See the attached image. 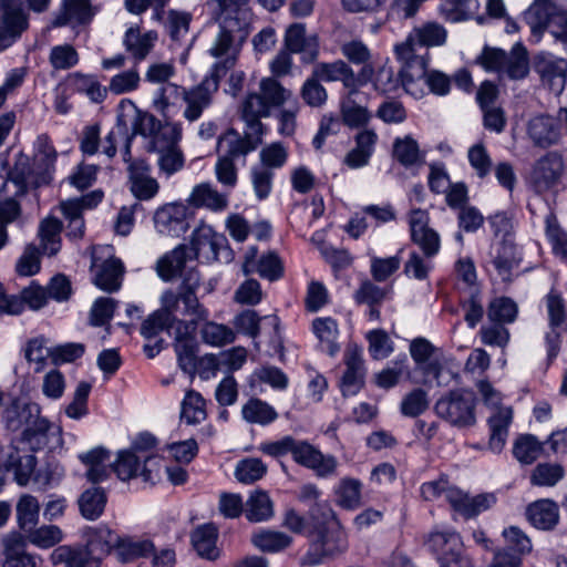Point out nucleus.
Here are the masks:
<instances>
[{
	"instance_id": "nucleus-12",
	"label": "nucleus",
	"mask_w": 567,
	"mask_h": 567,
	"mask_svg": "<svg viewBox=\"0 0 567 567\" xmlns=\"http://www.w3.org/2000/svg\"><path fill=\"white\" fill-rule=\"evenodd\" d=\"M564 173L563 155L555 151L548 152L535 162L530 182L537 193H546L558 186Z\"/></svg>"
},
{
	"instance_id": "nucleus-1",
	"label": "nucleus",
	"mask_w": 567,
	"mask_h": 567,
	"mask_svg": "<svg viewBox=\"0 0 567 567\" xmlns=\"http://www.w3.org/2000/svg\"><path fill=\"white\" fill-rule=\"evenodd\" d=\"M198 271L189 268L177 290L166 289L159 297L161 308L148 316L142 323L141 334L151 339L156 337L174 318L178 316L209 318V311L198 300L196 290L199 287Z\"/></svg>"
},
{
	"instance_id": "nucleus-32",
	"label": "nucleus",
	"mask_w": 567,
	"mask_h": 567,
	"mask_svg": "<svg viewBox=\"0 0 567 567\" xmlns=\"http://www.w3.org/2000/svg\"><path fill=\"white\" fill-rule=\"evenodd\" d=\"M156 31L141 33L138 27H131L126 30L123 38L125 50L135 59L136 62L145 60L157 41Z\"/></svg>"
},
{
	"instance_id": "nucleus-41",
	"label": "nucleus",
	"mask_w": 567,
	"mask_h": 567,
	"mask_svg": "<svg viewBox=\"0 0 567 567\" xmlns=\"http://www.w3.org/2000/svg\"><path fill=\"white\" fill-rule=\"evenodd\" d=\"M87 547L91 553L106 556L112 549L117 550L120 536L104 525L90 527L86 532Z\"/></svg>"
},
{
	"instance_id": "nucleus-45",
	"label": "nucleus",
	"mask_w": 567,
	"mask_h": 567,
	"mask_svg": "<svg viewBox=\"0 0 567 567\" xmlns=\"http://www.w3.org/2000/svg\"><path fill=\"white\" fill-rule=\"evenodd\" d=\"M312 331L319 339L323 351L329 355H336L340 347L337 343L339 330L337 321L330 317L317 318L312 321Z\"/></svg>"
},
{
	"instance_id": "nucleus-20",
	"label": "nucleus",
	"mask_w": 567,
	"mask_h": 567,
	"mask_svg": "<svg viewBox=\"0 0 567 567\" xmlns=\"http://www.w3.org/2000/svg\"><path fill=\"white\" fill-rule=\"evenodd\" d=\"M346 371L341 378L340 388L343 395H355L364 384L365 367L363 351L355 344L346 349L344 358Z\"/></svg>"
},
{
	"instance_id": "nucleus-42",
	"label": "nucleus",
	"mask_w": 567,
	"mask_h": 567,
	"mask_svg": "<svg viewBox=\"0 0 567 567\" xmlns=\"http://www.w3.org/2000/svg\"><path fill=\"white\" fill-rule=\"evenodd\" d=\"M62 223L54 217L44 218L38 229L42 254L56 255L61 249Z\"/></svg>"
},
{
	"instance_id": "nucleus-60",
	"label": "nucleus",
	"mask_w": 567,
	"mask_h": 567,
	"mask_svg": "<svg viewBox=\"0 0 567 567\" xmlns=\"http://www.w3.org/2000/svg\"><path fill=\"white\" fill-rule=\"evenodd\" d=\"M155 154H157L156 164L158 171L166 177L181 172L185 166V155L181 145L156 152Z\"/></svg>"
},
{
	"instance_id": "nucleus-56",
	"label": "nucleus",
	"mask_w": 567,
	"mask_h": 567,
	"mask_svg": "<svg viewBox=\"0 0 567 567\" xmlns=\"http://www.w3.org/2000/svg\"><path fill=\"white\" fill-rule=\"evenodd\" d=\"M153 550H154V545L150 540L133 539L130 537H125V538L120 537L116 555L121 561L127 563V561L137 559L140 557H145V556L152 554Z\"/></svg>"
},
{
	"instance_id": "nucleus-19",
	"label": "nucleus",
	"mask_w": 567,
	"mask_h": 567,
	"mask_svg": "<svg viewBox=\"0 0 567 567\" xmlns=\"http://www.w3.org/2000/svg\"><path fill=\"white\" fill-rule=\"evenodd\" d=\"M189 209L186 204L171 203L158 208L154 215L156 230L165 236L179 237L188 229Z\"/></svg>"
},
{
	"instance_id": "nucleus-36",
	"label": "nucleus",
	"mask_w": 567,
	"mask_h": 567,
	"mask_svg": "<svg viewBox=\"0 0 567 567\" xmlns=\"http://www.w3.org/2000/svg\"><path fill=\"white\" fill-rule=\"evenodd\" d=\"M80 461L87 467L86 477L92 483L104 481L110 474L111 455L103 447H94L79 455Z\"/></svg>"
},
{
	"instance_id": "nucleus-54",
	"label": "nucleus",
	"mask_w": 567,
	"mask_h": 567,
	"mask_svg": "<svg viewBox=\"0 0 567 567\" xmlns=\"http://www.w3.org/2000/svg\"><path fill=\"white\" fill-rule=\"evenodd\" d=\"M362 484L357 478L344 477L336 487L337 502L347 509H355L361 504Z\"/></svg>"
},
{
	"instance_id": "nucleus-4",
	"label": "nucleus",
	"mask_w": 567,
	"mask_h": 567,
	"mask_svg": "<svg viewBox=\"0 0 567 567\" xmlns=\"http://www.w3.org/2000/svg\"><path fill=\"white\" fill-rule=\"evenodd\" d=\"M125 116L134 118V134L145 138V150L156 153L178 146L183 138V124L178 121L158 120L155 115L143 112L132 102L125 103Z\"/></svg>"
},
{
	"instance_id": "nucleus-38",
	"label": "nucleus",
	"mask_w": 567,
	"mask_h": 567,
	"mask_svg": "<svg viewBox=\"0 0 567 567\" xmlns=\"http://www.w3.org/2000/svg\"><path fill=\"white\" fill-rule=\"evenodd\" d=\"M218 530L213 524L200 525L192 533V545L196 553L202 557L214 560L219 556L216 546Z\"/></svg>"
},
{
	"instance_id": "nucleus-50",
	"label": "nucleus",
	"mask_w": 567,
	"mask_h": 567,
	"mask_svg": "<svg viewBox=\"0 0 567 567\" xmlns=\"http://www.w3.org/2000/svg\"><path fill=\"white\" fill-rule=\"evenodd\" d=\"M478 9L477 0H443L440 13L445 20L458 22L472 18Z\"/></svg>"
},
{
	"instance_id": "nucleus-58",
	"label": "nucleus",
	"mask_w": 567,
	"mask_h": 567,
	"mask_svg": "<svg viewBox=\"0 0 567 567\" xmlns=\"http://www.w3.org/2000/svg\"><path fill=\"white\" fill-rule=\"evenodd\" d=\"M543 453V444L530 434L519 436L514 444L513 454L522 464H532Z\"/></svg>"
},
{
	"instance_id": "nucleus-63",
	"label": "nucleus",
	"mask_w": 567,
	"mask_h": 567,
	"mask_svg": "<svg viewBox=\"0 0 567 567\" xmlns=\"http://www.w3.org/2000/svg\"><path fill=\"white\" fill-rule=\"evenodd\" d=\"M460 502L456 505L457 512L466 517H472L481 512L491 508L496 503V497L492 493L480 494L475 497H470L461 491Z\"/></svg>"
},
{
	"instance_id": "nucleus-16",
	"label": "nucleus",
	"mask_w": 567,
	"mask_h": 567,
	"mask_svg": "<svg viewBox=\"0 0 567 567\" xmlns=\"http://www.w3.org/2000/svg\"><path fill=\"white\" fill-rule=\"evenodd\" d=\"M125 103H132V101H122L118 105V115L116 125L107 133L102 142V152L112 158L115 156L117 145L123 143V159L128 163L131 161V144L134 134V118L125 116Z\"/></svg>"
},
{
	"instance_id": "nucleus-14",
	"label": "nucleus",
	"mask_w": 567,
	"mask_h": 567,
	"mask_svg": "<svg viewBox=\"0 0 567 567\" xmlns=\"http://www.w3.org/2000/svg\"><path fill=\"white\" fill-rule=\"evenodd\" d=\"M409 350L415 363V370L422 374L421 380H413V382L427 385L435 380L440 385L442 363L435 355L436 348L425 338H415L411 341Z\"/></svg>"
},
{
	"instance_id": "nucleus-61",
	"label": "nucleus",
	"mask_w": 567,
	"mask_h": 567,
	"mask_svg": "<svg viewBox=\"0 0 567 567\" xmlns=\"http://www.w3.org/2000/svg\"><path fill=\"white\" fill-rule=\"evenodd\" d=\"M70 81L74 91L85 94L92 102H102L106 96V89L93 75L74 73Z\"/></svg>"
},
{
	"instance_id": "nucleus-48",
	"label": "nucleus",
	"mask_w": 567,
	"mask_h": 567,
	"mask_svg": "<svg viewBox=\"0 0 567 567\" xmlns=\"http://www.w3.org/2000/svg\"><path fill=\"white\" fill-rule=\"evenodd\" d=\"M252 545L265 553L280 551L292 543V538L279 530L259 529L251 535Z\"/></svg>"
},
{
	"instance_id": "nucleus-37",
	"label": "nucleus",
	"mask_w": 567,
	"mask_h": 567,
	"mask_svg": "<svg viewBox=\"0 0 567 567\" xmlns=\"http://www.w3.org/2000/svg\"><path fill=\"white\" fill-rule=\"evenodd\" d=\"M427 548L440 558L445 556H454V554L463 549V540L460 534L454 530H434L426 539Z\"/></svg>"
},
{
	"instance_id": "nucleus-35",
	"label": "nucleus",
	"mask_w": 567,
	"mask_h": 567,
	"mask_svg": "<svg viewBox=\"0 0 567 567\" xmlns=\"http://www.w3.org/2000/svg\"><path fill=\"white\" fill-rule=\"evenodd\" d=\"M513 420L512 408H499L488 419L491 436L488 446L494 453H499L507 441L508 427Z\"/></svg>"
},
{
	"instance_id": "nucleus-10",
	"label": "nucleus",
	"mask_w": 567,
	"mask_h": 567,
	"mask_svg": "<svg viewBox=\"0 0 567 567\" xmlns=\"http://www.w3.org/2000/svg\"><path fill=\"white\" fill-rule=\"evenodd\" d=\"M0 51L9 48L29 28L22 0H0Z\"/></svg>"
},
{
	"instance_id": "nucleus-21",
	"label": "nucleus",
	"mask_w": 567,
	"mask_h": 567,
	"mask_svg": "<svg viewBox=\"0 0 567 567\" xmlns=\"http://www.w3.org/2000/svg\"><path fill=\"white\" fill-rule=\"evenodd\" d=\"M130 189L140 200L154 198L159 190V183L151 175V166L144 159L128 162Z\"/></svg>"
},
{
	"instance_id": "nucleus-2",
	"label": "nucleus",
	"mask_w": 567,
	"mask_h": 567,
	"mask_svg": "<svg viewBox=\"0 0 567 567\" xmlns=\"http://www.w3.org/2000/svg\"><path fill=\"white\" fill-rule=\"evenodd\" d=\"M447 31L437 22H426L412 29L406 39L394 47L396 59L402 63L401 75L408 94H420V78L429 64V53L417 54V47H440L446 42Z\"/></svg>"
},
{
	"instance_id": "nucleus-44",
	"label": "nucleus",
	"mask_w": 567,
	"mask_h": 567,
	"mask_svg": "<svg viewBox=\"0 0 567 567\" xmlns=\"http://www.w3.org/2000/svg\"><path fill=\"white\" fill-rule=\"evenodd\" d=\"M199 334L202 341L210 347L221 348L236 340V332L230 327L215 321L202 320Z\"/></svg>"
},
{
	"instance_id": "nucleus-28",
	"label": "nucleus",
	"mask_w": 567,
	"mask_h": 567,
	"mask_svg": "<svg viewBox=\"0 0 567 567\" xmlns=\"http://www.w3.org/2000/svg\"><path fill=\"white\" fill-rule=\"evenodd\" d=\"M187 205L194 208H206L210 212H223L228 207V197L210 183H200L193 187Z\"/></svg>"
},
{
	"instance_id": "nucleus-55",
	"label": "nucleus",
	"mask_w": 567,
	"mask_h": 567,
	"mask_svg": "<svg viewBox=\"0 0 567 567\" xmlns=\"http://www.w3.org/2000/svg\"><path fill=\"white\" fill-rule=\"evenodd\" d=\"M518 315V307L514 300L508 297H497L493 299L487 308L489 321L495 323H513Z\"/></svg>"
},
{
	"instance_id": "nucleus-33",
	"label": "nucleus",
	"mask_w": 567,
	"mask_h": 567,
	"mask_svg": "<svg viewBox=\"0 0 567 567\" xmlns=\"http://www.w3.org/2000/svg\"><path fill=\"white\" fill-rule=\"evenodd\" d=\"M53 565L64 567H100V561L89 556L81 546L61 545L54 548L50 555Z\"/></svg>"
},
{
	"instance_id": "nucleus-30",
	"label": "nucleus",
	"mask_w": 567,
	"mask_h": 567,
	"mask_svg": "<svg viewBox=\"0 0 567 567\" xmlns=\"http://www.w3.org/2000/svg\"><path fill=\"white\" fill-rule=\"evenodd\" d=\"M561 9L553 0H535L525 13V19L534 35L539 37L544 29H550L551 20Z\"/></svg>"
},
{
	"instance_id": "nucleus-8",
	"label": "nucleus",
	"mask_w": 567,
	"mask_h": 567,
	"mask_svg": "<svg viewBox=\"0 0 567 567\" xmlns=\"http://www.w3.org/2000/svg\"><path fill=\"white\" fill-rule=\"evenodd\" d=\"M221 78L207 73L203 80L193 86L186 87L183 103L182 116L188 123L197 122L204 112L210 107L214 97L219 89Z\"/></svg>"
},
{
	"instance_id": "nucleus-43",
	"label": "nucleus",
	"mask_w": 567,
	"mask_h": 567,
	"mask_svg": "<svg viewBox=\"0 0 567 567\" xmlns=\"http://www.w3.org/2000/svg\"><path fill=\"white\" fill-rule=\"evenodd\" d=\"M420 489L425 501L435 502L444 498L454 509H456V505L461 499V489L451 486L449 481L444 477L425 482L421 485Z\"/></svg>"
},
{
	"instance_id": "nucleus-3",
	"label": "nucleus",
	"mask_w": 567,
	"mask_h": 567,
	"mask_svg": "<svg viewBox=\"0 0 567 567\" xmlns=\"http://www.w3.org/2000/svg\"><path fill=\"white\" fill-rule=\"evenodd\" d=\"M220 10V22L208 53L218 61L209 73L223 78L237 62L243 43L248 37L246 10Z\"/></svg>"
},
{
	"instance_id": "nucleus-34",
	"label": "nucleus",
	"mask_w": 567,
	"mask_h": 567,
	"mask_svg": "<svg viewBox=\"0 0 567 567\" xmlns=\"http://www.w3.org/2000/svg\"><path fill=\"white\" fill-rule=\"evenodd\" d=\"M94 275V285L100 289L113 292L120 289L122 285V277L124 272V266L117 258H109L103 261L102 265H96Z\"/></svg>"
},
{
	"instance_id": "nucleus-40",
	"label": "nucleus",
	"mask_w": 567,
	"mask_h": 567,
	"mask_svg": "<svg viewBox=\"0 0 567 567\" xmlns=\"http://www.w3.org/2000/svg\"><path fill=\"white\" fill-rule=\"evenodd\" d=\"M354 94L348 91L340 100L342 122L350 128L365 126L372 118L370 111L354 101Z\"/></svg>"
},
{
	"instance_id": "nucleus-31",
	"label": "nucleus",
	"mask_w": 567,
	"mask_h": 567,
	"mask_svg": "<svg viewBox=\"0 0 567 567\" xmlns=\"http://www.w3.org/2000/svg\"><path fill=\"white\" fill-rule=\"evenodd\" d=\"M526 516L535 528L550 530L558 524L559 511L555 502L539 499L528 505Z\"/></svg>"
},
{
	"instance_id": "nucleus-23",
	"label": "nucleus",
	"mask_w": 567,
	"mask_h": 567,
	"mask_svg": "<svg viewBox=\"0 0 567 567\" xmlns=\"http://www.w3.org/2000/svg\"><path fill=\"white\" fill-rule=\"evenodd\" d=\"M526 133L532 143L540 148L556 145L560 140V128L556 118L544 114L529 118Z\"/></svg>"
},
{
	"instance_id": "nucleus-9",
	"label": "nucleus",
	"mask_w": 567,
	"mask_h": 567,
	"mask_svg": "<svg viewBox=\"0 0 567 567\" xmlns=\"http://www.w3.org/2000/svg\"><path fill=\"white\" fill-rule=\"evenodd\" d=\"M347 548L346 534L337 526L326 528L320 532L318 538L313 540L309 550L301 557V566H317L326 559L332 558Z\"/></svg>"
},
{
	"instance_id": "nucleus-39",
	"label": "nucleus",
	"mask_w": 567,
	"mask_h": 567,
	"mask_svg": "<svg viewBox=\"0 0 567 567\" xmlns=\"http://www.w3.org/2000/svg\"><path fill=\"white\" fill-rule=\"evenodd\" d=\"M186 87L176 83L161 85L154 93L153 107L164 118H171L175 114V106L178 100L183 101Z\"/></svg>"
},
{
	"instance_id": "nucleus-29",
	"label": "nucleus",
	"mask_w": 567,
	"mask_h": 567,
	"mask_svg": "<svg viewBox=\"0 0 567 567\" xmlns=\"http://www.w3.org/2000/svg\"><path fill=\"white\" fill-rule=\"evenodd\" d=\"M312 73L323 82H342L344 89L351 93H355V73L352 68L342 60H337L330 63H317Z\"/></svg>"
},
{
	"instance_id": "nucleus-25",
	"label": "nucleus",
	"mask_w": 567,
	"mask_h": 567,
	"mask_svg": "<svg viewBox=\"0 0 567 567\" xmlns=\"http://www.w3.org/2000/svg\"><path fill=\"white\" fill-rule=\"evenodd\" d=\"M194 260V251L189 250L187 245H179L157 260V275L162 280L169 281L176 276H182L188 264Z\"/></svg>"
},
{
	"instance_id": "nucleus-7",
	"label": "nucleus",
	"mask_w": 567,
	"mask_h": 567,
	"mask_svg": "<svg viewBox=\"0 0 567 567\" xmlns=\"http://www.w3.org/2000/svg\"><path fill=\"white\" fill-rule=\"evenodd\" d=\"M162 458L157 455L136 454L132 450L118 452L114 463V472L121 481L142 477L146 483L154 484L161 477Z\"/></svg>"
},
{
	"instance_id": "nucleus-11",
	"label": "nucleus",
	"mask_w": 567,
	"mask_h": 567,
	"mask_svg": "<svg viewBox=\"0 0 567 567\" xmlns=\"http://www.w3.org/2000/svg\"><path fill=\"white\" fill-rule=\"evenodd\" d=\"M19 423L23 425L20 443L31 451H38L47 445L49 421L40 415L37 403L24 404L18 413Z\"/></svg>"
},
{
	"instance_id": "nucleus-57",
	"label": "nucleus",
	"mask_w": 567,
	"mask_h": 567,
	"mask_svg": "<svg viewBox=\"0 0 567 567\" xmlns=\"http://www.w3.org/2000/svg\"><path fill=\"white\" fill-rule=\"evenodd\" d=\"M393 156L405 167L413 166L423 161L417 142L410 135L395 138L393 143Z\"/></svg>"
},
{
	"instance_id": "nucleus-62",
	"label": "nucleus",
	"mask_w": 567,
	"mask_h": 567,
	"mask_svg": "<svg viewBox=\"0 0 567 567\" xmlns=\"http://www.w3.org/2000/svg\"><path fill=\"white\" fill-rule=\"evenodd\" d=\"M517 247L513 240L502 241L493 258V265L503 279H507L511 270L518 264Z\"/></svg>"
},
{
	"instance_id": "nucleus-27",
	"label": "nucleus",
	"mask_w": 567,
	"mask_h": 567,
	"mask_svg": "<svg viewBox=\"0 0 567 567\" xmlns=\"http://www.w3.org/2000/svg\"><path fill=\"white\" fill-rule=\"evenodd\" d=\"M95 14L89 0H64L59 12L55 14L52 25L55 28L64 25H81L89 23Z\"/></svg>"
},
{
	"instance_id": "nucleus-26",
	"label": "nucleus",
	"mask_w": 567,
	"mask_h": 567,
	"mask_svg": "<svg viewBox=\"0 0 567 567\" xmlns=\"http://www.w3.org/2000/svg\"><path fill=\"white\" fill-rule=\"evenodd\" d=\"M536 71L556 94L561 93L567 81V65L564 59H557L550 54L537 56Z\"/></svg>"
},
{
	"instance_id": "nucleus-15",
	"label": "nucleus",
	"mask_w": 567,
	"mask_h": 567,
	"mask_svg": "<svg viewBox=\"0 0 567 567\" xmlns=\"http://www.w3.org/2000/svg\"><path fill=\"white\" fill-rule=\"evenodd\" d=\"M292 460L316 473L318 477H329L336 474L338 461L333 455L323 454L318 447L305 440H297L292 451Z\"/></svg>"
},
{
	"instance_id": "nucleus-13",
	"label": "nucleus",
	"mask_w": 567,
	"mask_h": 567,
	"mask_svg": "<svg viewBox=\"0 0 567 567\" xmlns=\"http://www.w3.org/2000/svg\"><path fill=\"white\" fill-rule=\"evenodd\" d=\"M188 249L194 251L195 259L200 258L205 262L218 260L221 254L229 255L227 238L205 224L199 225L193 231Z\"/></svg>"
},
{
	"instance_id": "nucleus-47",
	"label": "nucleus",
	"mask_w": 567,
	"mask_h": 567,
	"mask_svg": "<svg viewBox=\"0 0 567 567\" xmlns=\"http://www.w3.org/2000/svg\"><path fill=\"white\" fill-rule=\"evenodd\" d=\"M17 520L20 528L31 532L39 523L40 503L31 494H23L16 505Z\"/></svg>"
},
{
	"instance_id": "nucleus-64",
	"label": "nucleus",
	"mask_w": 567,
	"mask_h": 567,
	"mask_svg": "<svg viewBox=\"0 0 567 567\" xmlns=\"http://www.w3.org/2000/svg\"><path fill=\"white\" fill-rule=\"evenodd\" d=\"M92 385L86 381H81L76 385L71 402L65 406L64 412L72 420H81L89 414L87 400Z\"/></svg>"
},
{
	"instance_id": "nucleus-53",
	"label": "nucleus",
	"mask_w": 567,
	"mask_h": 567,
	"mask_svg": "<svg viewBox=\"0 0 567 567\" xmlns=\"http://www.w3.org/2000/svg\"><path fill=\"white\" fill-rule=\"evenodd\" d=\"M105 504L106 495L100 487L86 489L79 499L81 514L90 520H94L102 515Z\"/></svg>"
},
{
	"instance_id": "nucleus-18",
	"label": "nucleus",
	"mask_w": 567,
	"mask_h": 567,
	"mask_svg": "<svg viewBox=\"0 0 567 567\" xmlns=\"http://www.w3.org/2000/svg\"><path fill=\"white\" fill-rule=\"evenodd\" d=\"M254 132L245 133L241 136L235 130H228L220 135L217 141L218 156L233 162L246 163V156L255 151L260 143V138L254 136ZM259 135L260 133H256Z\"/></svg>"
},
{
	"instance_id": "nucleus-6",
	"label": "nucleus",
	"mask_w": 567,
	"mask_h": 567,
	"mask_svg": "<svg viewBox=\"0 0 567 567\" xmlns=\"http://www.w3.org/2000/svg\"><path fill=\"white\" fill-rule=\"evenodd\" d=\"M476 396L470 390H454L435 403L436 414L457 427L472 426L476 422Z\"/></svg>"
},
{
	"instance_id": "nucleus-59",
	"label": "nucleus",
	"mask_w": 567,
	"mask_h": 567,
	"mask_svg": "<svg viewBox=\"0 0 567 567\" xmlns=\"http://www.w3.org/2000/svg\"><path fill=\"white\" fill-rule=\"evenodd\" d=\"M182 420L187 424H197L206 419L205 400L193 390L186 392L182 402Z\"/></svg>"
},
{
	"instance_id": "nucleus-22",
	"label": "nucleus",
	"mask_w": 567,
	"mask_h": 567,
	"mask_svg": "<svg viewBox=\"0 0 567 567\" xmlns=\"http://www.w3.org/2000/svg\"><path fill=\"white\" fill-rule=\"evenodd\" d=\"M0 461L8 471H13L14 480L20 486H25L35 468V456L14 444L2 449L0 452Z\"/></svg>"
},
{
	"instance_id": "nucleus-46",
	"label": "nucleus",
	"mask_w": 567,
	"mask_h": 567,
	"mask_svg": "<svg viewBox=\"0 0 567 567\" xmlns=\"http://www.w3.org/2000/svg\"><path fill=\"white\" fill-rule=\"evenodd\" d=\"M245 515L252 523L270 519L274 516V504L268 493L260 489L252 492L246 502Z\"/></svg>"
},
{
	"instance_id": "nucleus-51",
	"label": "nucleus",
	"mask_w": 567,
	"mask_h": 567,
	"mask_svg": "<svg viewBox=\"0 0 567 567\" xmlns=\"http://www.w3.org/2000/svg\"><path fill=\"white\" fill-rule=\"evenodd\" d=\"M403 375L411 379L408 358L404 354L396 358L388 367L378 372L374 375V381L379 388L390 389L396 385Z\"/></svg>"
},
{
	"instance_id": "nucleus-49",
	"label": "nucleus",
	"mask_w": 567,
	"mask_h": 567,
	"mask_svg": "<svg viewBox=\"0 0 567 567\" xmlns=\"http://www.w3.org/2000/svg\"><path fill=\"white\" fill-rule=\"evenodd\" d=\"M241 415L246 422L259 425H268L278 417L276 410L260 399L248 400L241 408Z\"/></svg>"
},
{
	"instance_id": "nucleus-5",
	"label": "nucleus",
	"mask_w": 567,
	"mask_h": 567,
	"mask_svg": "<svg viewBox=\"0 0 567 567\" xmlns=\"http://www.w3.org/2000/svg\"><path fill=\"white\" fill-rule=\"evenodd\" d=\"M258 89V92H249L240 104L241 117L254 133H261L260 118L268 117L271 109L282 106L292 96L274 76L262 78Z\"/></svg>"
},
{
	"instance_id": "nucleus-17",
	"label": "nucleus",
	"mask_w": 567,
	"mask_h": 567,
	"mask_svg": "<svg viewBox=\"0 0 567 567\" xmlns=\"http://www.w3.org/2000/svg\"><path fill=\"white\" fill-rule=\"evenodd\" d=\"M284 47L300 55L301 63H315L319 56L320 44L317 34H308L303 23H293L286 30Z\"/></svg>"
},
{
	"instance_id": "nucleus-52",
	"label": "nucleus",
	"mask_w": 567,
	"mask_h": 567,
	"mask_svg": "<svg viewBox=\"0 0 567 567\" xmlns=\"http://www.w3.org/2000/svg\"><path fill=\"white\" fill-rule=\"evenodd\" d=\"M529 72L527 51L522 43H516L509 53H507L506 62L502 73L512 80L524 79Z\"/></svg>"
},
{
	"instance_id": "nucleus-24",
	"label": "nucleus",
	"mask_w": 567,
	"mask_h": 567,
	"mask_svg": "<svg viewBox=\"0 0 567 567\" xmlns=\"http://www.w3.org/2000/svg\"><path fill=\"white\" fill-rule=\"evenodd\" d=\"M257 249L251 247L245 255L243 271L245 275L258 272L260 277L275 281L282 277L284 265L279 256L274 251L262 255L256 262Z\"/></svg>"
}]
</instances>
